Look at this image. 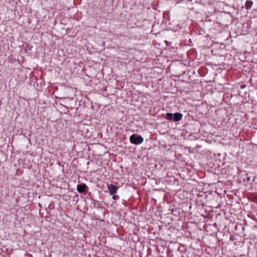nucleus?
<instances>
[{
  "label": "nucleus",
  "instance_id": "obj_7",
  "mask_svg": "<svg viewBox=\"0 0 257 257\" xmlns=\"http://www.w3.org/2000/svg\"><path fill=\"white\" fill-rule=\"evenodd\" d=\"M117 198H118V196L115 195V194L114 195H112V199L113 200H116Z\"/></svg>",
  "mask_w": 257,
  "mask_h": 257
},
{
  "label": "nucleus",
  "instance_id": "obj_1",
  "mask_svg": "<svg viewBox=\"0 0 257 257\" xmlns=\"http://www.w3.org/2000/svg\"><path fill=\"white\" fill-rule=\"evenodd\" d=\"M130 140L132 144L138 145L143 143L144 138L141 136L133 134L130 137Z\"/></svg>",
  "mask_w": 257,
  "mask_h": 257
},
{
  "label": "nucleus",
  "instance_id": "obj_5",
  "mask_svg": "<svg viewBox=\"0 0 257 257\" xmlns=\"http://www.w3.org/2000/svg\"><path fill=\"white\" fill-rule=\"evenodd\" d=\"M252 6V2L251 1H247L245 4V7L246 9H249Z\"/></svg>",
  "mask_w": 257,
  "mask_h": 257
},
{
  "label": "nucleus",
  "instance_id": "obj_2",
  "mask_svg": "<svg viewBox=\"0 0 257 257\" xmlns=\"http://www.w3.org/2000/svg\"><path fill=\"white\" fill-rule=\"evenodd\" d=\"M117 187L112 184H107V189L111 195H114L117 192Z\"/></svg>",
  "mask_w": 257,
  "mask_h": 257
},
{
  "label": "nucleus",
  "instance_id": "obj_6",
  "mask_svg": "<svg viewBox=\"0 0 257 257\" xmlns=\"http://www.w3.org/2000/svg\"><path fill=\"white\" fill-rule=\"evenodd\" d=\"M174 114L172 113H167L166 114V118L168 120L173 119Z\"/></svg>",
  "mask_w": 257,
  "mask_h": 257
},
{
  "label": "nucleus",
  "instance_id": "obj_3",
  "mask_svg": "<svg viewBox=\"0 0 257 257\" xmlns=\"http://www.w3.org/2000/svg\"><path fill=\"white\" fill-rule=\"evenodd\" d=\"M87 188V186L85 184H81L77 185V190L79 193H82L84 192Z\"/></svg>",
  "mask_w": 257,
  "mask_h": 257
},
{
  "label": "nucleus",
  "instance_id": "obj_4",
  "mask_svg": "<svg viewBox=\"0 0 257 257\" xmlns=\"http://www.w3.org/2000/svg\"><path fill=\"white\" fill-rule=\"evenodd\" d=\"M182 118V114L180 113H175L174 114L173 119L175 121H179Z\"/></svg>",
  "mask_w": 257,
  "mask_h": 257
}]
</instances>
